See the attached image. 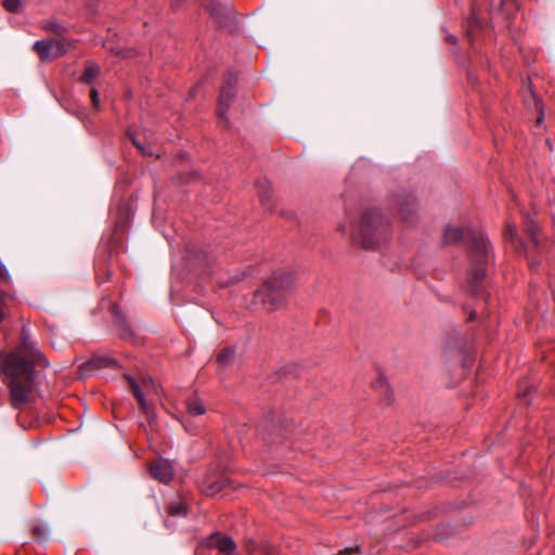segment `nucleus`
I'll use <instances>...</instances> for the list:
<instances>
[{"instance_id":"obj_1","label":"nucleus","mask_w":555,"mask_h":555,"mask_svg":"<svg viewBox=\"0 0 555 555\" xmlns=\"http://www.w3.org/2000/svg\"><path fill=\"white\" fill-rule=\"evenodd\" d=\"M39 364L47 365L48 362L31 339L29 328L24 325L16 350L1 357V367L7 377L14 409H21L30 402L35 389V366Z\"/></svg>"},{"instance_id":"obj_2","label":"nucleus","mask_w":555,"mask_h":555,"mask_svg":"<svg viewBox=\"0 0 555 555\" xmlns=\"http://www.w3.org/2000/svg\"><path fill=\"white\" fill-rule=\"evenodd\" d=\"M443 244H466L468 247L469 270L467 287L474 297L489 300L483 288L488 267L493 262L494 255L489 238L480 231L448 225L443 232Z\"/></svg>"},{"instance_id":"obj_3","label":"nucleus","mask_w":555,"mask_h":555,"mask_svg":"<svg viewBox=\"0 0 555 555\" xmlns=\"http://www.w3.org/2000/svg\"><path fill=\"white\" fill-rule=\"evenodd\" d=\"M390 235V221L379 209H367L361 215L357 230L351 238L363 248H376L385 243Z\"/></svg>"},{"instance_id":"obj_4","label":"nucleus","mask_w":555,"mask_h":555,"mask_svg":"<svg viewBox=\"0 0 555 555\" xmlns=\"http://www.w3.org/2000/svg\"><path fill=\"white\" fill-rule=\"evenodd\" d=\"M293 282L292 273H274L255 292L254 302L262 305L269 312L275 311L283 305L285 295L293 285Z\"/></svg>"},{"instance_id":"obj_5","label":"nucleus","mask_w":555,"mask_h":555,"mask_svg":"<svg viewBox=\"0 0 555 555\" xmlns=\"http://www.w3.org/2000/svg\"><path fill=\"white\" fill-rule=\"evenodd\" d=\"M390 206L397 210L403 222L414 224L417 220V202L414 194L405 189H396L389 196Z\"/></svg>"},{"instance_id":"obj_6","label":"nucleus","mask_w":555,"mask_h":555,"mask_svg":"<svg viewBox=\"0 0 555 555\" xmlns=\"http://www.w3.org/2000/svg\"><path fill=\"white\" fill-rule=\"evenodd\" d=\"M70 46L72 42L65 39H44L36 41L33 50L41 61L50 62L63 56Z\"/></svg>"},{"instance_id":"obj_7","label":"nucleus","mask_w":555,"mask_h":555,"mask_svg":"<svg viewBox=\"0 0 555 555\" xmlns=\"http://www.w3.org/2000/svg\"><path fill=\"white\" fill-rule=\"evenodd\" d=\"M206 8L219 27L227 29L231 34L237 30L235 14L230 4H221L209 0Z\"/></svg>"},{"instance_id":"obj_8","label":"nucleus","mask_w":555,"mask_h":555,"mask_svg":"<svg viewBox=\"0 0 555 555\" xmlns=\"http://www.w3.org/2000/svg\"><path fill=\"white\" fill-rule=\"evenodd\" d=\"M525 229H526L527 234L530 237V243L527 244L526 246H524V249H525L529 266L533 269L539 264V260L535 257V251L539 253V245H540L539 236H538L539 228L533 220L527 218L526 222H525Z\"/></svg>"},{"instance_id":"obj_9","label":"nucleus","mask_w":555,"mask_h":555,"mask_svg":"<svg viewBox=\"0 0 555 555\" xmlns=\"http://www.w3.org/2000/svg\"><path fill=\"white\" fill-rule=\"evenodd\" d=\"M104 367L117 370L120 367V365H119L118 361L114 358H111L108 356L98 354V356L92 357L89 361L82 363L79 366L80 376L87 377L94 371L104 369Z\"/></svg>"},{"instance_id":"obj_10","label":"nucleus","mask_w":555,"mask_h":555,"mask_svg":"<svg viewBox=\"0 0 555 555\" xmlns=\"http://www.w3.org/2000/svg\"><path fill=\"white\" fill-rule=\"evenodd\" d=\"M230 479L223 475L207 474L201 482V490L208 496H215L230 485Z\"/></svg>"},{"instance_id":"obj_11","label":"nucleus","mask_w":555,"mask_h":555,"mask_svg":"<svg viewBox=\"0 0 555 555\" xmlns=\"http://www.w3.org/2000/svg\"><path fill=\"white\" fill-rule=\"evenodd\" d=\"M234 96L235 92L233 89L221 87L217 107V116L219 118V126L222 128H227L229 126V120L225 117V114L232 101L234 100Z\"/></svg>"},{"instance_id":"obj_12","label":"nucleus","mask_w":555,"mask_h":555,"mask_svg":"<svg viewBox=\"0 0 555 555\" xmlns=\"http://www.w3.org/2000/svg\"><path fill=\"white\" fill-rule=\"evenodd\" d=\"M150 474L160 482H169L173 477V468L167 460L159 459L150 464Z\"/></svg>"},{"instance_id":"obj_13","label":"nucleus","mask_w":555,"mask_h":555,"mask_svg":"<svg viewBox=\"0 0 555 555\" xmlns=\"http://www.w3.org/2000/svg\"><path fill=\"white\" fill-rule=\"evenodd\" d=\"M208 544L210 546L217 547L220 552L224 554H230L235 550V542L232 540V538L223 535L219 532L212 533L209 537Z\"/></svg>"},{"instance_id":"obj_14","label":"nucleus","mask_w":555,"mask_h":555,"mask_svg":"<svg viewBox=\"0 0 555 555\" xmlns=\"http://www.w3.org/2000/svg\"><path fill=\"white\" fill-rule=\"evenodd\" d=\"M126 378L129 383V386H130L134 397L137 398V400L139 402L140 409L142 410L143 413L146 414L147 417H150L151 408H150L149 403L146 402L140 386L132 377L126 375Z\"/></svg>"},{"instance_id":"obj_15","label":"nucleus","mask_w":555,"mask_h":555,"mask_svg":"<svg viewBox=\"0 0 555 555\" xmlns=\"http://www.w3.org/2000/svg\"><path fill=\"white\" fill-rule=\"evenodd\" d=\"M166 509L170 516L175 517H183L188 514V506L181 499L168 502Z\"/></svg>"},{"instance_id":"obj_16","label":"nucleus","mask_w":555,"mask_h":555,"mask_svg":"<svg viewBox=\"0 0 555 555\" xmlns=\"http://www.w3.org/2000/svg\"><path fill=\"white\" fill-rule=\"evenodd\" d=\"M41 27L44 30L50 31V33H52L53 35H55V36H57L60 38L65 36L67 34V30H68L67 27L64 24L59 23L54 18L47 20V21L42 22Z\"/></svg>"},{"instance_id":"obj_17","label":"nucleus","mask_w":555,"mask_h":555,"mask_svg":"<svg viewBox=\"0 0 555 555\" xmlns=\"http://www.w3.org/2000/svg\"><path fill=\"white\" fill-rule=\"evenodd\" d=\"M185 406H186L189 415H191V416H199V415L205 414V412H206L205 405L203 404L201 399H198L195 396L190 397L185 400Z\"/></svg>"},{"instance_id":"obj_18","label":"nucleus","mask_w":555,"mask_h":555,"mask_svg":"<svg viewBox=\"0 0 555 555\" xmlns=\"http://www.w3.org/2000/svg\"><path fill=\"white\" fill-rule=\"evenodd\" d=\"M267 181H259L257 182V188L259 189V201L262 205V207L267 210H271L272 208V201L270 192L267 188Z\"/></svg>"},{"instance_id":"obj_19","label":"nucleus","mask_w":555,"mask_h":555,"mask_svg":"<svg viewBox=\"0 0 555 555\" xmlns=\"http://www.w3.org/2000/svg\"><path fill=\"white\" fill-rule=\"evenodd\" d=\"M234 360V349L232 347L224 348L217 354V362L221 367L230 365Z\"/></svg>"},{"instance_id":"obj_20","label":"nucleus","mask_w":555,"mask_h":555,"mask_svg":"<svg viewBox=\"0 0 555 555\" xmlns=\"http://www.w3.org/2000/svg\"><path fill=\"white\" fill-rule=\"evenodd\" d=\"M100 74V66L96 64H89L82 73L80 80L85 83H91Z\"/></svg>"},{"instance_id":"obj_21","label":"nucleus","mask_w":555,"mask_h":555,"mask_svg":"<svg viewBox=\"0 0 555 555\" xmlns=\"http://www.w3.org/2000/svg\"><path fill=\"white\" fill-rule=\"evenodd\" d=\"M504 237L506 241L511 242L515 248L517 246L524 247L522 242L517 236L516 228L511 223L505 225Z\"/></svg>"},{"instance_id":"obj_22","label":"nucleus","mask_w":555,"mask_h":555,"mask_svg":"<svg viewBox=\"0 0 555 555\" xmlns=\"http://www.w3.org/2000/svg\"><path fill=\"white\" fill-rule=\"evenodd\" d=\"M33 535L36 541L46 542L49 538V529L43 524H37L33 528Z\"/></svg>"},{"instance_id":"obj_23","label":"nucleus","mask_w":555,"mask_h":555,"mask_svg":"<svg viewBox=\"0 0 555 555\" xmlns=\"http://www.w3.org/2000/svg\"><path fill=\"white\" fill-rule=\"evenodd\" d=\"M373 388L380 389L382 391H384L385 399L387 401H390L391 391L389 390L386 379L383 375H379L377 380L373 383Z\"/></svg>"},{"instance_id":"obj_24","label":"nucleus","mask_w":555,"mask_h":555,"mask_svg":"<svg viewBox=\"0 0 555 555\" xmlns=\"http://www.w3.org/2000/svg\"><path fill=\"white\" fill-rule=\"evenodd\" d=\"M3 8L11 13H20L23 9V3L21 0H3Z\"/></svg>"},{"instance_id":"obj_25","label":"nucleus","mask_w":555,"mask_h":555,"mask_svg":"<svg viewBox=\"0 0 555 555\" xmlns=\"http://www.w3.org/2000/svg\"><path fill=\"white\" fill-rule=\"evenodd\" d=\"M236 81H237V75L234 72H228L224 77L222 87H228V89L234 90Z\"/></svg>"},{"instance_id":"obj_26","label":"nucleus","mask_w":555,"mask_h":555,"mask_svg":"<svg viewBox=\"0 0 555 555\" xmlns=\"http://www.w3.org/2000/svg\"><path fill=\"white\" fill-rule=\"evenodd\" d=\"M259 554L260 555H280V551L275 546L264 543L260 546Z\"/></svg>"},{"instance_id":"obj_27","label":"nucleus","mask_w":555,"mask_h":555,"mask_svg":"<svg viewBox=\"0 0 555 555\" xmlns=\"http://www.w3.org/2000/svg\"><path fill=\"white\" fill-rule=\"evenodd\" d=\"M260 546H257L256 543L253 540H248L246 542V551L249 555H256L259 553Z\"/></svg>"},{"instance_id":"obj_28","label":"nucleus","mask_w":555,"mask_h":555,"mask_svg":"<svg viewBox=\"0 0 555 555\" xmlns=\"http://www.w3.org/2000/svg\"><path fill=\"white\" fill-rule=\"evenodd\" d=\"M90 98L92 101V104L95 108H99L100 106V95L96 89H91L90 91Z\"/></svg>"},{"instance_id":"obj_29","label":"nucleus","mask_w":555,"mask_h":555,"mask_svg":"<svg viewBox=\"0 0 555 555\" xmlns=\"http://www.w3.org/2000/svg\"><path fill=\"white\" fill-rule=\"evenodd\" d=\"M360 551V547L359 546H354V547H347L343 551L339 552L340 555H350L354 552H359Z\"/></svg>"},{"instance_id":"obj_30","label":"nucleus","mask_w":555,"mask_h":555,"mask_svg":"<svg viewBox=\"0 0 555 555\" xmlns=\"http://www.w3.org/2000/svg\"><path fill=\"white\" fill-rule=\"evenodd\" d=\"M3 305H4V297L3 295L0 293V322L3 320L4 318V309H3Z\"/></svg>"},{"instance_id":"obj_31","label":"nucleus","mask_w":555,"mask_h":555,"mask_svg":"<svg viewBox=\"0 0 555 555\" xmlns=\"http://www.w3.org/2000/svg\"><path fill=\"white\" fill-rule=\"evenodd\" d=\"M130 139H131V141H132L133 145H135V147H137L138 150H140L142 154H145V151H144V149H143V145H142L139 141H137L133 137H130Z\"/></svg>"},{"instance_id":"obj_32","label":"nucleus","mask_w":555,"mask_h":555,"mask_svg":"<svg viewBox=\"0 0 555 555\" xmlns=\"http://www.w3.org/2000/svg\"><path fill=\"white\" fill-rule=\"evenodd\" d=\"M196 176H197V173H196V172H192V173H191V176H190V177H188V178L182 177V180H183V181H185V182H188V181H190V180H192V179H195V178H196Z\"/></svg>"},{"instance_id":"obj_33","label":"nucleus","mask_w":555,"mask_h":555,"mask_svg":"<svg viewBox=\"0 0 555 555\" xmlns=\"http://www.w3.org/2000/svg\"><path fill=\"white\" fill-rule=\"evenodd\" d=\"M101 271H102V269H101V267L98 264V266H96V279H98V280H100V279H101Z\"/></svg>"},{"instance_id":"obj_34","label":"nucleus","mask_w":555,"mask_h":555,"mask_svg":"<svg viewBox=\"0 0 555 555\" xmlns=\"http://www.w3.org/2000/svg\"><path fill=\"white\" fill-rule=\"evenodd\" d=\"M238 280H240V278H238V276L231 278V279L229 280V283H235V282H237Z\"/></svg>"},{"instance_id":"obj_35","label":"nucleus","mask_w":555,"mask_h":555,"mask_svg":"<svg viewBox=\"0 0 555 555\" xmlns=\"http://www.w3.org/2000/svg\"><path fill=\"white\" fill-rule=\"evenodd\" d=\"M104 272H105L106 279H109L111 274H112L111 271L108 269H105Z\"/></svg>"},{"instance_id":"obj_36","label":"nucleus","mask_w":555,"mask_h":555,"mask_svg":"<svg viewBox=\"0 0 555 555\" xmlns=\"http://www.w3.org/2000/svg\"><path fill=\"white\" fill-rule=\"evenodd\" d=\"M476 318L475 311L470 312L469 314V321L474 320Z\"/></svg>"},{"instance_id":"obj_37","label":"nucleus","mask_w":555,"mask_h":555,"mask_svg":"<svg viewBox=\"0 0 555 555\" xmlns=\"http://www.w3.org/2000/svg\"><path fill=\"white\" fill-rule=\"evenodd\" d=\"M542 119H543V117L539 116L538 119H537V124L540 125L542 122Z\"/></svg>"},{"instance_id":"obj_38","label":"nucleus","mask_w":555,"mask_h":555,"mask_svg":"<svg viewBox=\"0 0 555 555\" xmlns=\"http://www.w3.org/2000/svg\"><path fill=\"white\" fill-rule=\"evenodd\" d=\"M147 382H152L151 377H149V378H143V384H145V385H146V384H147Z\"/></svg>"},{"instance_id":"obj_39","label":"nucleus","mask_w":555,"mask_h":555,"mask_svg":"<svg viewBox=\"0 0 555 555\" xmlns=\"http://www.w3.org/2000/svg\"><path fill=\"white\" fill-rule=\"evenodd\" d=\"M436 538H437V540H439V541H442V540H443V537H441L439 532L437 533Z\"/></svg>"},{"instance_id":"obj_40","label":"nucleus","mask_w":555,"mask_h":555,"mask_svg":"<svg viewBox=\"0 0 555 555\" xmlns=\"http://www.w3.org/2000/svg\"><path fill=\"white\" fill-rule=\"evenodd\" d=\"M448 40H449L450 42H453V41L455 40V38L451 36Z\"/></svg>"}]
</instances>
